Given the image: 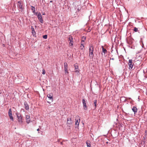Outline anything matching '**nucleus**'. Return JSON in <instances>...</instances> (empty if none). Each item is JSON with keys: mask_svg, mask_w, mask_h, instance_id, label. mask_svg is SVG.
Wrapping results in <instances>:
<instances>
[{"mask_svg": "<svg viewBox=\"0 0 147 147\" xmlns=\"http://www.w3.org/2000/svg\"><path fill=\"white\" fill-rule=\"evenodd\" d=\"M31 29L32 31V33L33 36H35L36 35V32L34 31V29L33 26H31Z\"/></svg>", "mask_w": 147, "mask_h": 147, "instance_id": "12", "label": "nucleus"}, {"mask_svg": "<svg viewBox=\"0 0 147 147\" xmlns=\"http://www.w3.org/2000/svg\"><path fill=\"white\" fill-rule=\"evenodd\" d=\"M9 116L11 120L13 121V118L12 115H9Z\"/></svg>", "mask_w": 147, "mask_h": 147, "instance_id": "21", "label": "nucleus"}, {"mask_svg": "<svg viewBox=\"0 0 147 147\" xmlns=\"http://www.w3.org/2000/svg\"><path fill=\"white\" fill-rule=\"evenodd\" d=\"M132 110L134 112V114H135L137 112V109L134 106L132 108Z\"/></svg>", "mask_w": 147, "mask_h": 147, "instance_id": "13", "label": "nucleus"}, {"mask_svg": "<svg viewBox=\"0 0 147 147\" xmlns=\"http://www.w3.org/2000/svg\"><path fill=\"white\" fill-rule=\"evenodd\" d=\"M35 15L36 16H38V12H36L35 13Z\"/></svg>", "mask_w": 147, "mask_h": 147, "instance_id": "31", "label": "nucleus"}, {"mask_svg": "<svg viewBox=\"0 0 147 147\" xmlns=\"http://www.w3.org/2000/svg\"><path fill=\"white\" fill-rule=\"evenodd\" d=\"M129 99H131V98H129Z\"/></svg>", "mask_w": 147, "mask_h": 147, "instance_id": "39", "label": "nucleus"}, {"mask_svg": "<svg viewBox=\"0 0 147 147\" xmlns=\"http://www.w3.org/2000/svg\"><path fill=\"white\" fill-rule=\"evenodd\" d=\"M31 7H32L31 9L32 10H34V11L35 9V7L32 6H31Z\"/></svg>", "mask_w": 147, "mask_h": 147, "instance_id": "29", "label": "nucleus"}, {"mask_svg": "<svg viewBox=\"0 0 147 147\" xmlns=\"http://www.w3.org/2000/svg\"><path fill=\"white\" fill-rule=\"evenodd\" d=\"M96 102H97V100H95L94 101V106L95 107V108H96Z\"/></svg>", "mask_w": 147, "mask_h": 147, "instance_id": "19", "label": "nucleus"}, {"mask_svg": "<svg viewBox=\"0 0 147 147\" xmlns=\"http://www.w3.org/2000/svg\"><path fill=\"white\" fill-rule=\"evenodd\" d=\"M52 1H50V2H51V3L52 2Z\"/></svg>", "mask_w": 147, "mask_h": 147, "instance_id": "38", "label": "nucleus"}, {"mask_svg": "<svg viewBox=\"0 0 147 147\" xmlns=\"http://www.w3.org/2000/svg\"><path fill=\"white\" fill-rule=\"evenodd\" d=\"M75 72H79V71H78V70H76L75 71Z\"/></svg>", "mask_w": 147, "mask_h": 147, "instance_id": "32", "label": "nucleus"}, {"mask_svg": "<svg viewBox=\"0 0 147 147\" xmlns=\"http://www.w3.org/2000/svg\"><path fill=\"white\" fill-rule=\"evenodd\" d=\"M89 142L90 141H87L86 142V143L88 147H90L91 146Z\"/></svg>", "mask_w": 147, "mask_h": 147, "instance_id": "16", "label": "nucleus"}, {"mask_svg": "<svg viewBox=\"0 0 147 147\" xmlns=\"http://www.w3.org/2000/svg\"><path fill=\"white\" fill-rule=\"evenodd\" d=\"M39 130H39V129H38H38H37V131H39Z\"/></svg>", "mask_w": 147, "mask_h": 147, "instance_id": "36", "label": "nucleus"}, {"mask_svg": "<svg viewBox=\"0 0 147 147\" xmlns=\"http://www.w3.org/2000/svg\"><path fill=\"white\" fill-rule=\"evenodd\" d=\"M64 70L68 69V65L66 63H64Z\"/></svg>", "mask_w": 147, "mask_h": 147, "instance_id": "14", "label": "nucleus"}, {"mask_svg": "<svg viewBox=\"0 0 147 147\" xmlns=\"http://www.w3.org/2000/svg\"><path fill=\"white\" fill-rule=\"evenodd\" d=\"M60 143H61V144H63V142H61Z\"/></svg>", "mask_w": 147, "mask_h": 147, "instance_id": "37", "label": "nucleus"}, {"mask_svg": "<svg viewBox=\"0 0 147 147\" xmlns=\"http://www.w3.org/2000/svg\"><path fill=\"white\" fill-rule=\"evenodd\" d=\"M17 117L18 118V120L19 122L22 123V117L20 113H18L17 115Z\"/></svg>", "mask_w": 147, "mask_h": 147, "instance_id": "5", "label": "nucleus"}, {"mask_svg": "<svg viewBox=\"0 0 147 147\" xmlns=\"http://www.w3.org/2000/svg\"><path fill=\"white\" fill-rule=\"evenodd\" d=\"M102 52L104 53L105 54L107 52V50L105 49L103 47H102Z\"/></svg>", "mask_w": 147, "mask_h": 147, "instance_id": "17", "label": "nucleus"}, {"mask_svg": "<svg viewBox=\"0 0 147 147\" xmlns=\"http://www.w3.org/2000/svg\"><path fill=\"white\" fill-rule=\"evenodd\" d=\"M24 104L25 109L27 111L28 110H29V107L27 103L26 102H25Z\"/></svg>", "mask_w": 147, "mask_h": 147, "instance_id": "11", "label": "nucleus"}, {"mask_svg": "<svg viewBox=\"0 0 147 147\" xmlns=\"http://www.w3.org/2000/svg\"><path fill=\"white\" fill-rule=\"evenodd\" d=\"M74 67H75V69H77L78 68V66L77 65H75Z\"/></svg>", "mask_w": 147, "mask_h": 147, "instance_id": "26", "label": "nucleus"}, {"mask_svg": "<svg viewBox=\"0 0 147 147\" xmlns=\"http://www.w3.org/2000/svg\"><path fill=\"white\" fill-rule=\"evenodd\" d=\"M47 102L48 103H49V104H50L51 103V102H49V101H47Z\"/></svg>", "mask_w": 147, "mask_h": 147, "instance_id": "35", "label": "nucleus"}, {"mask_svg": "<svg viewBox=\"0 0 147 147\" xmlns=\"http://www.w3.org/2000/svg\"><path fill=\"white\" fill-rule=\"evenodd\" d=\"M87 102L84 99H83L82 100V102L83 103V106L84 109V110H86L87 109V107L86 105V103Z\"/></svg>", "mask_w": 147, "mask_h": 147, "instance_id": "3", "label": "nucleus"}, {"mask_svg": "<svg viewBox=\"0 0 147 147\" xmlns=\"http://www.w3.org/2000/svg\"><path fill=\"white\" fill-rule=\"evenodd\" d=\"M65 74H67L68 73V72L67 71V69H65Z\"/></svg>", "mask_w": 147, "mask_h": 147, "instance_id": "28", "label": "nucleus"}, {"mask_svg": "<svg viewBox=\"0 0 147 147\" xmlns=\"http://www.w3.org/2000/svg\"><path fill=\"white\" fill-rule=\"evenodd\" d=\"M80 48L81 50H82L83 51L84 50V46H80Z\"/></svg>", "mask_w": 147, "mask_h": 147, "instance_id": "20", "label": "nucleus"}, {"mask_svg": "<svg viewBox=\"0 0 147 147\" xmlns=\"http://www.w3.org/2000/svg\"><path fill=\"white\" fill-rule=\"evenodd\" d=\"M79 121H80V119H79ZM80 121H78L77 120L76 121L75 123V125L76 126V127H78L79 125Z\"/></svg>", "mask_w": 147, "mask_h": 147, "instance_id": "15", "label": "nucleus"}, {"mask_svg": "<svg viewBox=\"0 0 147 147\" xmlns=\"http://www.w3.org/2000/svg\"><path fill=\"white\" fill-rule=\"evenodd\" d=\"M47 96L50 99L51 102H52L53 100V93H51L50 94H48Z\"/></svg>", "mask_w": 147, "mask_h": 147, "instance_id": "6", "label": "nucleus"}, {"mask_svg": "<svg viewBox=\"0 0 147 147\" xmlns=\"http://www.w3.org/2000/svg\"><path fill=\"white\" fill-rule=\"evenodd\" d=\"M82 40H84H84L86 39V38L84 36H83L82 37Z\"/></svg>", "mask_w": 147, "mask_h": 147, "instance_id": "27", "label": "nucleus"}, {"mask_svg": "<svg viewBox=\"0 0 147 147\" xmlns=\"http://www.w3.org/2000/svg\"><path fill=\"white\" fill-rule=\"evenodd\" d=\"M72 123V119L71 118H68L67 119V123L68 124V126L69 127L70 126V125H71V124Z\"/></svg>", "mask_w": 147, "mask_h": 147, "instance_id": "8", "label": "nucleus"}, {"mask_svg": "<svg viewBox=\"0 0 147 147\" xmlns=\"http://www.w3.org/2000/svg\"><path fill=\"white\" fill-rule=\"evenodd\" d=\"M45 14V13H43V14H42V15H44Z\"/></svg>", "mask_w": 147, "mask_h": 147, "instance_id": "40", "label": "nucleus"}, {"mask_svg": "<svg viewBox=\"0 0 147 147\" xmlns=\"http://www.w3.org/2000/svg\"><path fill=\"white\" fill-rule=\"evenodd\" d=\"M26 122L27 123H29L30 121V116L29 115H27L26 116Z\"/></svg>", "mask_w": 147, "mask_h": 147, "instance_id": "10", "label": "nucleus"}, {"mask_svg": "<svg viewBox=\"0 0 147 147\" xmlns=\"http://www.w3.org/2000/svg\"><path fill=\"white\" fill-rule=\"evenodd\" d=\"M68 40L70 41L69 45L70 46H72L73 45L74 42L73 41V38L71 36H70L68 38Z\"/></svg>", "mask_w": 147, "mask_h": 147, "instance_id": "7", "label": "nucleus"}, {"mask_svg": "<svg viewBox=\"0 0 147 147\" xmlns=\"http://www.w3.org/2000/svg\"><path fill=\"white\" fill-rule=\"evenodd\" d=\"M47 35L46 34L44 35L43 36V38L45 39H46L47 38Z\"/></svg>", "mask_w": 147, "mask_h": 147, "instance_id": "23", "label": "nucleus"}, {"mask_svg": "<svg viewBox=\"0 0 147 147\" xmlns=\"http://www.w3.org/2000/svg\"><path fill=\"white\" fill-rule=\"evenodd\" d=\"M111 59L112 60H114V58H111Z\"/></svg>", "mask_w": 147, "mask_h": 147, "instance_id": "34", "label": "nucleus"}, {"mask_svg": "<svg viewBox=\"0 0 147 147\" xmlns=\"http://www.w3.org/2000/svg\"><path fill=\"white\" fill-rule=\"evenodd\" d=\"M23 5V3L22 1H19L18 2L17 7L18 8H20L22 7Z\"/></svg>", "mask_w": 147, "mask_h": 147, "instance_id": "9", "label": "nucleus"}, {"mask_svg": "<svg viewBox=\"0 0 147 147\" xmlns=\"http://www.w3.org/2000/svg\"><path fill=\"white\" fill-rule=\"evenodd\" d=\"M33 13H34L35 12V11H34V10H32Z\"/></svg>", "mask_w": 147, "mask_h": 147, "instance_id": "33", "label": "nucleus"}, {"mask_svg": "<svg viewBox=\"0 0 147 147\" xmlns=\"http://www.w3.org/2000/svg\"><path fill=\"white\" fill-rule=\"evenodd\" d=\"M89 57L90 59H93L94 56L93 51L94 50V47L93 45L91 44L89 46Z\"/></svg>", "mask_w": 147, "mask_h": 147, "instance_id": "1", "label": "nucleus"}, {"mask_svg": "<svg viewBox=\"0 0 147 147\" xmlns=\"http://www.w3.org/2000/svg\"><path fill=\"white\" fill-rule=\"evenodd\" d=\"M37 17L40 22L41 23H43L44 21L42 18V15L40 12H38V15Z\"/></svg>", "mask_w": 147, "mask_h": 147, "instance_id": "4", "label": "nucleus"}, {"mask_svg": "<svg viewBox=\"0 0 147 147\" xmlns=\"http://www.w3.org/2000/svg\"><path fill=\"white\" fill-rule=\"evenodd\" d=\"M84 40H82L81 42V46H84Z\"/></svg>", "mask_w": 147, "mask_h": 147, "instance_id": "25", "label": "nucleus"}, {"mask_svg": "<svg viewBox=\"0 0 147 147\" xmlns=\"http://www.w3.org/2000/svg\"><path fill=\"white\" fill-rule=\"evenodd\" d=\"M19 8L20 9V11L21 12H22L24 11V8L22 7Z\"/></svg>", "mask_w": 147, "mask_h": 147, "instance_id": "24", "label": "nucleus"}, {"mask_svg": "<svg viewBox=\"0 0 147 147\" xmlns=\"http://www.w3.org/2000/svg\"><path fill=\"white\" fill-rule=\"evenodd\" d=\"M8 115H12V111H11V109H10L9 110Z\"/></svg>", "mask_w": 147, "mask_h": 147, "instance_id": "18", "label": "nucleus"}, {"mask_svg": "<svg viewBox=\"0 0 147 147\" xmlns=\"http://www.w3.org/2000/svg\"><path fill=\"white\" fill-rule=\"evenodd\" d=\"M133 30L135 32H137L138 31V28H136V27L134 28V29Z\"/></svg>", "mask_w": 147, "mask_h": 147, "instance_id": "22", "label": "nucleus"}, {"mask_svg": "<svg viewBox=\"0 0 147 147\" xmlns=\"http://www.w3.org/2000/svg\"><path fill=\"white\" fill-rule=\"evenodd\" d=\"M45 72L44 69H43L42 70V74H45Z\"/></svg>", "mask_w": 147, "mask_h": 147, "instance_id": "30", "label": "nucleus"}, {"mask_svg": "<svg viewBox=\"0 0 147 147\" xmlns=\"http://www.w3.org/2000/svg\"><path fill=\"white\" fill-rule=\"evenodd\" d=\"M128 65L129 66V69H132L134 65V63L133 62V60L132 59H129Z\"/></svg>", "mask_w": 147, "mask_h": 147, "instance_id": "2", "label": "nucleus"}]
</instances>
